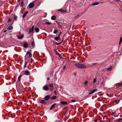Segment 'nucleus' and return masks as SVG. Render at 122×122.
Segmentation results:
<instances>
[{
  "instance_id": "nucleus-1",
  "label": "nucleus",
  "mask_w": 122,
  "mask_h": 122,
  "mask_svg": "<svg viewBox=\"0 0 122 122\" xmlns=\"http://www.w3.org/2000/svg\"><path fill=\"white\" fill-rule=\"evenodd\" d=\"M75 66L77 68L82 69L84 67V63L83 62H80L76 63Z\"/></svg>"
},
{
  "instance_id": "nucleus-2",
  "label": "nucleus",
  "mask_w": 122,
  "mask_h": 122,
  "mask_svg": "<svg viewBox=\"0 0 122 122\" xmlns=\"http://www.w3.org/2000/svg\"><path fill=\"white\" fill-rule=\"evenodd\" d=\"M34 1H33L30 3L29 5L27 7V8L29 9V8H33L34 6Z\"/></svg>"
},
{
  "instance_id": "nucleus-3",
  "label": "nucleus",
  "mask_w": 122,
  "mask_h": 122,
  "mask_svg": "<svg viewBox=\"0 0 122 122\" xmlns=\"http://www.w3.org/2000/svg\"><path fill=\"white\" fill-rule=\"evenodd\" d=\"M34 26H33L31 28H30L29 29V30L28 32V33L29 34H30L31 32H32V33H34Z\"/></svg>"
},
{
  "instance_id": "nucleus-4",
  "label": "nucleus",
  "mask_w": 122,
  "mask_h": 122,
  "mask_svg": "<svg viewBox=\"0 0 122 122\" xmlns=\"http://www.w3.org/2000/svg\"><path fill=\"white\" fill-rule=\"evenodd\" d=\"M21 73L22 74H24L25 75H28L30 74V72L28 70H26L25 71H23Z\"/></svg>"
},
{
  "instance_id": "nucleus-5",
  "label": "nucleus",
  "mask_w": 122,
  "mask_h": 122,
  "mask_svg": "<svg viewBox=\"0 0 122 122\" xmlns=\"http://www.w3.org/2000/svg\"><path fill=\"white\" fill-rule=\"evenodd\" d=\"M49 87V89L51 91L53 90V84L52 83H50L48 85Z\"/></svg>"
},
{
  "instance_id": "nucleus-6",
  "label": "nucleus",
  "mask_w": 122,
  "mask_h": 122,
  "mask_svg": "<svg viewBox=\"0 0 122 122\" xmlns=\"http://www.w3.org/2000/svg\"><path fill=\"white\" fill-rule=\"evenodd\" d=\"M43 89L45 91H46L49 89L48 86L46 85L45 86H43Z\"/></svg>"
},
{
  "instance_id": "nucleus-7",
  "label": "nucleus",
  "mask_w": 122,
  "mask_h": 122,
  "mask_svg": "<svg viewBox=\"0 0 122 122\" xmlns=\"http://www.w3.org/2000/svg\"><path fill=\"white\" fill-rule=\"evenodd\" d=\"M50 95H49L46 96L45 97V100L46 101L48 100L50 98Z\"/></svg>"
},
{
  "instance_id": "nucleus-8",
  "label": "nucleus",
  "mask_w": 122,
  "mask_h": 122,
  "mask_svg": "<svg viewBox=\"0 0 122 122\" xmlns=\"http://www.w3.org/2000/svg\"><path fill=\"white\" fill-rule=\"evenodd\" d=\"M97 89H94L93 90L91 91L89 93V95H91L95 91H97Z\"/></svg>"
},
{
  "instance_id": "nucleus-9",
  "label": "nucleus",
  "mask_w": 122,
  "mask_h": 122,
  "mask_svg": "<svg viewBox=\"0 0 122 122\" xmlns=\"http://www.w3.org/2000/svg\"><path fill=\"white\" fill-rule=\"evenodd\" d=\"M58 11H60V12L62 13L66 12L67 11L66 9L65 10H62V9H61L60 10H58Z\"/></svg>"
},
{
  "instance_id": "nucleus-10",
  "label": "nucleus",
  "mask_w": 122,
  "mask_h": 122,
  "mask_svg": "<svg viewBox=\"0 0 122 122\" xmlns=\"http://www.w3.org/2000/svg\"><path fill=\"white\" fill-rule=\"evenodd\" d=\"M24 35L23 34H21V36L19 37H18V38L19 39H22V38H23L24 37Z\"/></svg>"
},
{
  "instance_id": "nucleus-11",
  "label": "nucleus",
  "mask_w": 122,
  "mask_h": 122,
  "mask_svg": "<svg viewBox=\"0 0 122 122\" xmlns=\"http://www.w3.org/2000/svg\"><path fill=\"white\" fill-rule=\"evenodd\" d=\"M24 4V2L23 1L21 2L20 4V7L22 8L23 7V5Z\"/></svg>"
},
{
  "instance_id": "nucleus-12",
  "label": "nucleus",
  "mask_w": 122,
  "mask_h": 122,
  "mask_svg": "<svg viewBox=\"0 0 122 122\" xmlns=\"http://www.w3.org/2000/svg\"><path fill=\"white\" fill-rule=\"evenodd\" d=\"M56 104H53L51 106V107L50 108V110H52L55 107V106Z\"/></svg>"
},
{
  "instance_id": "nucleus-13",
  "label": "nucleus",
  "mask_w": 122,
  "mask_h": 122,
  "mask_svg": "<svg viewBox=\"0 0 122 122\" xmlns=\"http://www.w3.org/2000/svg\"><path fill=\"white\" fill-rule=\"evenodd\" d=\"M35 32L37 33L40 30L39 28H35Z\"/></svg>"
},
{
  "instance_id": "nucleus-14",
  "label": "nucleus",
  "mask_w": 122,
  "mask_h": 122,
  "mask_svg": "<svg viewBox=\"0 0 122 122\" xmlns=\"http://www.w3.org/2000/svg\"><path fill=\"white\" fill-rule=\"evenodd\" d=\"M59 36L58 37H56L54 38V40L56 41H58L59 39Z\"/></svg>"
},
{
  "instance_id": "nucleus-15",
  "label": "nucleus",
  "mask_w": 122,
  "mask_h": 122,
  "mask_svg": "<svg viewBox=\"0 0 122 122\" xmlns=\"http://www.w3.org/2000/svg\"><path fill=\"white\" fill-rule=\"evenodd\" d=\"M22 76V75H20L18 76V81L19 82L20 81L21 78Z\"/></svg>"
},
{
  "instance_id": "nucleus-16",
  "label": "nucleus",
  "mask_w": 122,
  "mask_h": 122,
  "mask_svg": "<svg viewBox=\"0 0 122 122\" xmlns=\"http://www.w3.org/2000/svg\"><path fill=\"white\" fill-rule=\"evenodd\" d=\"M23 47L25 48H26L28 47V44L26 43H24V44Z\"/></svg>"
},
{
  "instance_id": "nucleus-17",
  "label": "nucleus",
  "mask_w": 122,
  "mask_h": 122,
  "mask_svg": "<svg viewBox=\"0 0 122 122\" xmlns=\"http://www.w3.org/2000/svg\"><path fill=\"white\" fill-rule=\"evenodd\" d=\"M56 17L55 16H52L51 17V19L53 20H55L56 19Z\"/></svg>"
},
{
  "instance_id": "nucleus-18",
  "label": "nucleus",
  "mask_w": 122,
  "mask_h": 122,
  "mask_svg": "<svg viewBox=\"0 0 122 122\" xmlns=\"http://www.w3.org/2000/svg\"><path fill=\"white\" fill-rule=\"evenodd\" d=\"M13 29V27L12 26H10L8 27V30H11Z\"/></svg>"
},
{
  "instance_id": "nucleus-19",
  "label": "nucleus",
  "mask_w": 122,
  "mask_h": 122,
  "mask_svg": "<svg viewBox=\"0 0 122 122\" xmlns=\"http://www.w3.org/2000/svg\"><path fill=\"white\" fill-rule=\"evenodd\" d=\"M56 98V96H53L52 97L51 99L52 100H54Z\"/></svg>"
},
{
  "instance_id": "nucleus-20",
  "label": "nucleus",
  "mask_w": 122,
  "mask_h": 122,
  "mask_svg": "<svg viewBox=\"0 0 122 122\" xmlns=\"http://www.w3.org/2000/svg\"><path fill=\"white\" fill-rule=\"evenodd\" d=\"M61 104H64V105L66 104L67 103V102H63V101H62V102H61Z\"/></svg>"
},
{
  "instance_id": "nucleus-21",
  "label": "nucleus",
  "mask_w": 122,
  "mask_h": 122,
  "mask_svg": "<svg viewBox=\"0 0 122 122\" xmlns=\"http://www.w3.org/2000/svg\"><path fill=\"white\" fill-rule=\"evenodd\" d=\"M40 102L42 104H45V101L44 100H41L40 101Z\"/></svg>"
},
{
  "instance_id": "nucleus-22",
  "label": "nucleus",
  "mask_w": 122,
  "mask_h": 122,
  "mask_svg": "<svg viewBox=\"0 0 122 122\" xmlns=\"http://www.w3.org/2000/svg\"><path fill=\"white\" fill-rule=\"evenodd\" d=\"M99 3L97 2L94 3L92 4L93 5H96L98 4Z\"/></svg>"
},
{
  "instance_id": "nucleus-23",
  "label": "nucleus",
  "mask_w": 122,
  "mask_h": 122,
  "mask_svg": "<svg viewBox=\"0 0 122 122\" xmlns=\"http://www.w3.org/2000/svg\"><path fill=\"white\" fill-rule=\"evenodd\" d=\"M45 24H46L49 25H51V23L50 22H46Z\"/></svg>"
},
{
  "instance_id": "nucleus-24",
  "label": "nucleus",
  "mask_w": 122,
  "mask_h": 122,
  "mask_svg": "<svg viewBox=\"0 0 122 122\" xmlns=\"http://www.w3.org/2000/svg\"><path fill=\"white\" fill-rule=\"evenodd\" d=\"M122 42V37H121L120 38V41L119 43V44L120 45L121 42Z\"/></svg>"
},
{
  "instance_id": "nucleus-25",
  "label": "nucleus",
  "mask_w": 122,
  "mask_h": 122,
  "mask_svg": "<svg viewBox=\"0 0 122 122\" xmlns=\"http://www.w3.org/2000/svg\"><path fill=\"white\" fill-rule=\"evenodd\" d=\"M57 32V30L56 29H55L54 30L53 33H54L56 34V33Z\"/></svg>"
},
{
  "instance_id": "nucleus-26",
  "label": "nucleus",
  "mask_w": 122,
  "mask_h": 122,
  "mask_svg": "<svg viewBox=\"0 0 122 122\" xmlns=\"http://www.w3.org/2000/svg\"><path fill=\"white\" fill-rule=\"evenodd\" d=\"M53 76V72L52 71L50 74V77H52Z\"/></svg>"
},
{
  "instance_id": "nucleus-27",
  "label": "nucleus",
  "mask_w": 122,
  "mask_h": 122,
  "mask_svg": "<svg viewBox=\"0 0 122 122\" xmlns=\"http://www.w3.org/2000/svg\"><path fill=\"white\" fill-rule=\"evenodd\" d=\"M118 84L119 86H121L122 85V81L120 83H119Z\"/></svg>"
},
{
  "instance_id": "nucleus-28",
  "label": "nucleus",
  "mask_w": 122,
  "mask_h": 122,
  "mask_svg": "<svg viewBox=\"0 0 122 122\" xmlns=\"http://www.w3.org/2000/svg\"><path fill=\"white\" fill-rule=\"evenodd\" d=\"M119 101V100H116L114 102L117 104L118 103Z\"/></svg>"
},
{
  "instance_id": "nucleus-29",
  "label": "nucleus",
  "mask_w": 122,
  "mask_h": 122,
  "mask_svg": "<svg viewBox=\"0 0 122 122\" xmlns=\"http://www.w3.org/2000/svg\"><path fill=\"white\" fill-rule=\"evenodd\" d=\"M17 18V17L16 16H14V20H16Z\"/></svg>"
},
{
  "instance_id": "nucleus-30",
  "label": "nucleus",
  "mask_w": 122,
  "mask_h": 122,
  "mask_svg": "<svg viewBox=\"0 0 122 122\" xmlns=\"http://www.w3.org/2000/svg\"><path fill=\"white\" fill-rule=\"evenodd\" d=\"M35 43L34 42H33L31 43V46H34Z\"/></svg>"
},
{
  "instance_id": "nucleus-31",
  "label": "nucleus",
  "mask_w": 122,
  "mask_h": 122,
  "mask_svg": "<svg viewBox=\"0 0 122 122\" xmlns=\"http://www.w3.org/2000/svg\"><path fill=\"white\" fill-rule=\"evenodd\" d=\"M107 69L108 70H110V71L112 69V67L111 66L110 67H109V68H108Z\"/></svg>"
},
{
  "instance_id": "nucleus-32",
  "label": "nucleus",
  "mask_w": 122,
  "mask_h": 122,
  "mask_svg": "<svg viewBox=\"0 0 122 122\" xmlns=\"http://www.w3.org/2000/svg\"><path fill=\"white\" fill-rule=\"evenodd\" d=\"M29 56L30 58L32 57V54L31 53L29 54Z\"/></svg>"
},
{
  "instance_id": "nucleus-33",
  "label": "nucleus",
  "mask_w": 122,
  "mask_h": 122,
  "mask_svg": "<svg viewBox=\"0 0 122 122\" xmlns=\"http://www.w3.org/2000/svg\"><path fill=\"white\" fill-rule=\"evenodd\" d=\"M96 81V78H94L93 80L94 83H95Z\"/></svg>"
},
{
  "instance_id": "nucleus-34",
  "label": "nucleus",
  "mask_w": 122,
  "mask_h": 122,
  "mask_svg": "<svg viewBox=\"0 0 122 122\" xmlns=\"http://www.w3.org/2000/svg\"><path fill=\"white\" fill-rule=\"evenodd\" d=\"M31 52H30L29 51H28L26 53V55L28 54H29Z\"/></svg>"
},
{
  "instance_id": "nucleus-35",
  "label": "nucleus",
  "mask_w": 122,
  "mask_h": 122,
  "mask_svg": "<svg viewBox=\"0 0 122 122\" xmlns=\"http://www.w3.org/2000/svg\"><path fill=\"white\" fill-rule=\"evenodd\" d=\"M54 93L55 94L56 96L57 95L56 91H54Z\"/></svg>"
},
{
  "instance_id": "nucleus-36",
  "label": "nucleus",
  "mask_w": 122,
  "mask_h": 122,
  "mask_svg": "<svg viewBox=\"0 0 122 122\" xmlns=\"http://www.w3.org/2000/svg\"><path fill=\"white\" fill-rule=\"evenodd\" d=\"M28 13V11H26L25 13L23 15H26L27 13Z\"/></svg>"
},
{
  "instance_id": "nucleus-37",
  "label": "nucleus",
  "mask_w": 122,
  "mask_h": 122,
  "mask_svg": "<svg viewBox=\"0 0 122 122\" xmlns=\"http://www.w3.org/2000/svg\"><path fill=\"white\" fill-rule=\"evenodd\" d=\"M11 21V18H10L8 19V22H10Z\"/></svg>"
},
{
  "instance_id": "nucleus-38",
  "label": "nucleus",
  "mask_w": 122,
  "mask_h": 122,
  "mask_svg": "<svg viewBox=\"0 0 122 122\" xmlns=\"http://www.w3.org/2000/svg\"><path fill=\"white\" fill-rule=\"evenodd\" d=\"M66 66H64L63 67V69L64 70L65 69Z\"/></svg>"
},
{
  "instance_id": "nucleus-39",
  "label": "nucleus",
  "mask_w": 122,
  "mask_h": 122,
  "mask_svg": "<svg viewBox=\"0 0 122 122\" xmlns=\"http://www.w3.org/2000/svg\"><path fill=\"white\" fill-rule=\"evenodd\" d=\"M76 101L75 100H72L71 101V102H74Z\"/></svg>"
},
{
  "instance_id": "nucleus-40",
  "label": "nucleus",
  "mask_w": 122,
  "mask_h": 122,
  "mask_svg": "<svg viewBox=\"0 0 122 122\" xmlns=\"http://www.w3.org/2000/svg\"><path fill=\"white\" fill-rule=\"evenodd\" d=\"M87 82H88V81H85V83H84V85L85 84L86 85L87 84Z\"/></svg>"
},
{
  "instance_id": "nucleus-41",
  "label": "nucleus",
  "mask_w": 122,
  "mask_h": 122,
  "mask_svg": "<svg viewBox=\"0 0 122 122\" xmlns=\"http://www.w3.org/2000/svg\"><path fill=\"white\" fill-rule=\"evenodd\" d=\"M115 112H113L112 113L111 115H113L114 114H115Z\"/></svg>"
},
{
  "instance_id": "nucleus-42",
  "label": "nucleus",
  "mask_w": 122,
  "mask_h": 122,
  "mask_svg": "<svg viewBox=\"0 0 122 122\" xmlns=\"http://www.w3.org/2000/svg\"><path fill=\"white\" fill-rule=\"evenodd\" d=\"M74 76H75L76 75V72H75L74 73Z\"/></svg>"
},
{
  "instance_id": "nucleus-43",
  "label": "nucleus",
  "mask_w": 122,
  "mask_h": 122,
  "mask_svg": "<svg viewBox=\"0 0 122 122\" xmlns=\"http://www.w3.org/2000/svg\"><path fill=\"white\" fill-rule=\"evenodd\" d=\"M119 121H122V119H119Z\"/></svg>"
},
{
  "instance_id": "nucleus-44",
  "label": "nucleus",
  "mask_w": 122,
  "mask_h": 122,
  "mask_svg": "<svg viewBox=\"0 0 122 122\" xmlns=\"http://www.w3.org/2000/svg\"><path fill=\"white\" fill-rule=\"evenodd\" d=\"M28 63V62H26V63H25V66H26L27 65V64Z\"/></svg>"
},
{
  "instance_id": "nucleus-45",
  "label": "nucleus",
  "mask_w": 122,
  "mask_h": 122,
  "mask_svg": "<svg viewBox=\"0 0 122 122\" xmlns=\"http://www.w3.org/2000/svg\"><path fill=\"white\" fill-rule=\"evenodd\" d=\"M47 80H50V78L49 77H48L47 78Z\"/></svg>"
},
{
  "instance_id": "nucleus-46",
  "label": "nucleus",
  "mask_w": 122,
  "mask_h": 122,
  "mask_svg": "<svg viewBox=\"0 0 122 122\" xmlns=\"http://www.w3.org/2000/svg\"><path fill=\"white\" fill-rule=\"evenodd\" d=\"M84 118H85V117H87V115H84Z\"/></svg>"
},
{
  "instance_id": "nucleus-47",
  "label": "nucleus",
  "mask_w": 122,
  "mask_h": 122,
  "mask_svg": "<svg viewBox=\"0 0 122 122\" xmlns=\"http://www.w3.org/2000/svg\"><path fill=\"white\" fill-rule=\"evenodd\" d=\"M25 16H23L22 17L23 18H24Z\"/></svg>"
},
{
  "instance_id": "nucleus-48",
  "label": "nucleus",
  "mask_w": 122,
  "mask_h": 122,
  "mask_svg": "<svg viewBox=\"0 0 122 122\" xmlns=\"http://www.w3.org/2000/svg\"><path fill=\"white\" fill-rule=\"evenodd\" d=\"M20 91L19 90V91H18V93H19V94H20Z\"/></svg>"
},
{
  "instance_id": "nucleus-49",
  "label": "nucleus",
  "mask_w": 122,
  "mask_h": 122,
  "mask_svg": "<svg viewBox=\"0 0 122 122\" xmlns=\"http://www.w3.org/2000/svg\"><path fill=\"white\" fill-rule=\"evenodd\" d=\"M6 32V30H5L4 31V32Z\"/></svg>"
},
{
  "instance_id": "nucleus-50",
  "label": "nucleus",
  "mask_w": 122,
  "mask_h": 122,
  "mask_svg": "<svg viewBox=\"0 0 122 122\" xmlns=\"http://www.w3.org/2000/svg\"><path fill=\"white\" fill-rule=\"evenodd\" d=\"M116 0V1H119V0Z\"/></svg>"
},
{
  "instance_id": "nucleus-51",
  "label": "nucleus",
  "mask_w": 122,
  "mask_h": 122,
  "mask_svg": "<svg viewBox=\"0 0 122 122\" xmlns=\"http://www.w3.org/2000/svg\"><path fill=\"white\" fill-rule=\"evenodd\" d=\"M97 122V121H95V122Z\"/></svg>"
},
{
  "instance_id": "nucleus-52",
  "label": "nucleus",
  "mask_w": 122,
  "mask_h": 122,
  "mask_svg": "<svg viewBox=\"0 0 122 122\" xmlns=\"http://www.w3.org/2000/svg\"><path fill=\"white\" fill-rule=\"evenodd\" d=\"M93 64V65H95V64Z\"/></svg>"
}]
</instances>
